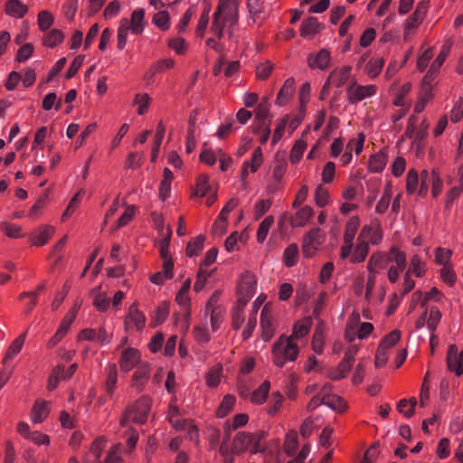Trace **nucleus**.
Masks as SVG:
<instances>
[{"instance_id":"b1692460","label":"nucleus","mask_w":463,"mask_h":463,"mask_svg":"<svg viewBox=\"0 0 463 463\" xmlns=\"http://www.w3.org/2000/svg\"><path fill=\"white\" fill-rule=\"evenodd\" d=\"M48 414V403L45 402H36L32 411V420L35 423H41Z\"/></svg>"},{"instance_id":"c756f323","label":"nucleus","mask_w":463,"mask_h":463,"mask_svg":"<svg viewBox=\"0 0 463 463\" xmlns=\"http://www.w3.org/2000/svg\"><path fill=\"white\" fill-rule=\"evenodd\" d=\"M360 225V222L358 217L353 216L345 226V235H344V242H353L355 237L357 229Z\"/></svg>"},{"instance_id":"c9c22d12","label":"nucleus","mask_w":463,"mask_h":463,"mask_svg":"<svg viewBox=\"0 0 463 463\" xmlns=\"http://www.w3.org/2000/svg\"><path fill=\"white\" fill-rule=\"evenodd\" d=\"M313 209L310 206H304L301 208L296 214L295 218L292 221V225L294 226H304L307 220L312 216Z\"/></svg>"},{"instance_id":"c03bdc74","label":"nucleus","mask_w":463,"mask_h":463,"mask_svg":"<svg viewBox=\"0 0 463 463\" xmlns=\"http://www.w3.org/2000/svg\"><path fill=\"white\" fill-rule=\"evenodd\" d=\"M384 65L383 59L371 60L365 66V72L370 78H375Z\"/></svg>"},{"instance_id":"423d86ee","label":"nucleus","mask_w":463,"mask_h":463,"mask_svg":"<svg viewBox=\"0 0 463 463\" xmlns=\"http://www.w3.org/2000/svg\"><path fill=\"white\" fill-rule=\"evenodd\" d=\"M346 91L349 102L354 104L374 95L376 87L374 85L361 86L353 82L348 86Z\"/></svg>"},{"instance_id":"58836bf2","label":"nucleus","mask_w":463,"mask_h":463,"mask_svg":"<svg viewBox=\"0 0 463 463\" xmlns=\"http://www.w3.org/2000/svg\"><path fill=\"white\" fill-rule=\"evenodd\" d=\"M222 373V366L217 364L213 367L206 374V383L210 387H216L221 381V375Z\"/></svg>"},{"instance_id":"49530a36","label":"nucleus","mask_w":463,"mask_h":463,"mask_svg":"<svg viewBox=\"0 0 463 463\" xmlns=\"http://www.w3.org/2000/svg\"><path fill=\"white\" fill-rule=\"evenodd\" d=\"M38 25L41 31L44 32L48 30L54 22L52 14L46 10L41 11L38 14Z\"/></svg>"},{"instance_id":"052dcab7","label":"nucleus","mask_w":463,"mask_h":463,"mask_svg":"<svg viewBox=\"0 0 463 463\" xmlns=\"http://www.w3.org/2000/svg\"><path fill=\"white\" fill-rule=\"evenodd\" d=\"M419 183L418 172L411 169L407 175L406 190L409 194H413L416 191Z\"/></svg>"},{"instance_id":"e433bc0d","label":"nucleus","mask_w":463,"mask_h":463,"mask_svg":"<svg viewBox=\"0 0 463 463\" xmlns=\"http://www.w3.org/2000/svg\"><path fill=\"white\" fill-rule=\"evenodd\" d=\"M204 240L205 237L203 235H199L195 239L189 241L185 250L187 256L193 257L197 255L203 248Z\"/></svg>"},{"instance_id":"6e6552de","label":"nucleus","mask_w":463,"mask_h":463,"mask_svg":"<svg viewBox=\"0 0 463 463\" xmlns=\"http://www.w3.org/2000/svg\"><path fill=\"white\" fill-rule=\"evenodd\" d=\"M76 314L77 311L75 309H72L64 317L57 332L48 342L49 348H52L53 346H55L66 335L71 325L72 324L76 317Z\"/></svg>"},{"instance_id":"c85d7f7f","label":"nucleus","mask_w":463,"mask_h":463,"mask_svg":"<svg viewBox=\"0 0 463 463\" xmlns=\"http://www.w3.org/2000/svg\"><path fill=\"white\" fill-rule=\"evenodd\" d=\"M357 241V245L351 259L352 262L354 263L363 262L365 260L369 250L367 241Z\"/></svg>"},{"instance_id":"39448f33","label":"nucleus","mask_w":463,"mask_h":463,"mask_svg":"<svg viewBox=\"0 0 463 463\" xmlns=\"http://www.w3.org/2000/svg\"><path fill=\"white\" fill-rule=\"evenodd\" d=\"M112 339V332H109L105 327L100 326L98 330L93 328H86L80 332L78 340H88L98 342L100 345H107Z\"/></svg>"},{"instance_id":"338daca9","label":"nucleus","mask_w":463,"mask_h":463,"mask_svg":"<svg viewBox=\"0 0 463 463\" xmlns=\"http://www.w3.org/2000/svg\"><path fill=\"white\" fill-rule=\"evenodd\" d=\"M33 52V46L32 43H25L21 46L17 52L16 60L19 62H24L27 61Z\"/></svg>"},{"instance_id":"09e8293b","label":"nucleus","mask_w":463,"mask_h":463,"mask_svg":"<svg viewBox=\"0 0 463 463\" xmlns=\"http://www.w3.org/2000/svg\"><path fill=\"white\" fill-rule=\"evenodd\" d=\"M153 23L161 30L166 31L170 27L169 14L167 11H160L153 17Z\"/></svg>"},{"instance_id":"4c0bfd02","label":"nucleus","mask_w":463,"mask_h":463,"mask_svg":"<svg viewBox=\"0 0 463 463\" xmlns=\"http://www.w3.org/2000/svg\"><path fill=\"white\" fill-rule=\"evenodd\" d=\"M270 388V383L269 381H264L262 384L252 392L251 401L255 403H262L265 402L268 392Z\"/></svg>"},{"instance_id":"aec40b11","label":"nucleus","mask_w":463,"mask_h":463,"mask_svg":"<svg viewBox=\"0 0 463 463\" xmlns=\"http://www.w3.org/2000/svg\"><path fill=\"white\" fill-rule=\"evenodd\" d=\"M108 372V378L104 384L105 392L109 396L112 397L116 389L117 382H118V372L117 366L115 364L109 365L106 368Z\"/></svg>"},{"instance_id":"ddd939ff","label":"nucleus","mask_w":463,"mask_h":463,"mask_svg":"<svg viewBox=\"0 0 463 463\" xmlns=\"http://www.w3.org/2000/svg\"><path fill=\"white\" fill-rule=\"evenodd\" d=\"M149 378V369L146 365H140L135 371L132 377V387H134L137 392H141L143 390L145 383Z\"/></svg>"},{"instance_id":"0e129e2a","label":"nucleus","mask_w":463,"mask_h":463,"mask_svg":"<svg viewBox=\"0 0 463 463\" xmlns=\"http://www.w3.org/2000/svg\"><path fill=\"white\" fill-rule=\"evenodd\" d=\"M210 276L211 272H208L207 270L203 269V267L201 266L197 273V278L194 285V289L196 292L201 291L203 288L205 282Z\"/></svg>"},{"instance_id":"6e6d98bb","label":"nucleus","mask_w":463,"mask_h":463,"mask_svg":"<svg viewBox=\"0 0 463 463\" xmlns=\"http://www.w3.org/2000/svg\"><path fill=\"white\" fill-rule=\"evenodd\" d=\"M274 68L273 63H271L269 61H267L256 68V75L259 80H265L269 78L270 75L272 70Z\"/></svg>"},{"instance_id":"1a4fd4ad","label":"nucleus","mask_w":463,"mask_h":463,"mask_svg":"<svg viewBox=\"0 0 463 463\" xmlns=\"http://www.w3.org/2000/svg\"><path fill=\"white\" fill-rule=\"evenodd\" d=\"M128 28L134 33V34H141L145 29V11L143 8H137L135 9L132 14L131 17L128 20Z\"/></svg>"},{"instance_id":"a18cd8bd","label":"nucleus","mask_w":463,"mask_h":463,"mask_svg":"<svg viewBox=\"0 0 463 463\" xmlns=\"http://www.w3.org/2000/svg\"><path fill=\"white\" fill-rule=\"evenodd\" d=\"M323 398L324 404L335 411H343L345 409V402L338 395L331 394L330 396Z\"/></svg>"},{"instance_id":"72a5a7b5","label":"nucleus","mask_w":463,"mask_h":463,"mask_svg":"<svg viewBox=\"0 0 463 463\" xmlns=\"http://www.w3.org/2000/svg\"><path fill=\"white\" fill-rule=\"evenodd\" d=\"M247 7L250 14V17L256 22L260 19V14L263 13L264 5L261 0H248Z\"/></svg>"},{"instance_id":"9d476101","label":"nucleus","mask_w":463,"mask_h":463,"mask_svg":"<svg viewBox=\"0 0 463 463\" xmlns=\"http://www.w3.org/2000/svg\"><path fill=\"white\" fill-rule=\"evenodd\" d=\"M330 61V53L327 50L322 49L315 55H309L307 58V63L310 68L325 70Z\"/></svg>"},{"instance_id":"864d4df0","label":"nucleus","mask_w":463,"mask_h":463,"mask_svg":"<svg viewBox=\"0 0 463 463\" xmlns=\"http://www.w3.org/2000/svg\"><path fill=\"white\" fill-rule=\"evenodd\" d=\"M298 447L297 432L291 431L287 434L285 440V452L288 456H292Z\"/></svg>"},{"instance_id":"bb28decb","label":"nucleus","mask_w":463,"mask_h":463,"mask_svg":"<svg viewBox=\"0 0 463 463\" xmlns=\"http://www.w3.org/2000/svg\"><path fill=\"white\" fill-rule=\"evenodd\" d=\"M228 25L226 20L222 17V14H217V11L213 13V23L211 26V31L219 38H222L223 30L225 26Z\"/></svg>"},{"instance_id":"680f3d73","label":"nucleus","mask_w":463,"mask_h":463,"mask_svg":"<svg viewBox=\"0 0 463 463\" xmlns=\"http://www.w3.org/2000/svg\"><path fill=\"white\" fill-rule=\"evenodd\" d=\"M191 287V280L188 279H186L182 288H180L179 292L176 295L175 300L180 305H186L189 302V298L187 296L188 291Z\"/></svg>"},{"instance_id":"a878e982","label":"nucleus","mask_w":463,"mask_h":463,"mask_svg":"<svg viewBox=\"0 0 463 463\" xmlns=\"http://www.w3.org/2000/svg\"><path fill=\"white\" fill-rule=\"evenodd\" d=\"M128 18H122L120 20L119 26L118 28L117 33V46L118 50H123L127 43V39L128 35V32L130 31L128 28Z\"/></svg>"},{"instance_id":"a19ab883","label":"nucleus","mask_w":463,"mask_h":463,"mask_svg":"<svg viewBox=\"0 0 463 463\" xmlns=\"http://www.w3.org/2000/svg\"><path fill=\"white\" fill-rule=\"evenodd\" d=\"M298 258V248L296 244H290L284 251V262L287 267L294 266Z\"/></svg>"},{"instance_id":"20e7f679","label":"nucleus","mask_w":463,"mask_h":463,"mask_svg":"<svg viewBox=\"0 0 463 463\" xmlns=\"http://www.w3.org/2000/svg\"><path fill=\"white\" fill-rule=\"evenodd\" d=\"M324 241L323 232L319 228H314L307 232L302 243L303 253L306 257H311Z\"/></svg>"},{"instance_id":"393cba45","label":"nucleus","mask_w":463,"mask_h":463,"mask_svg":"<svg viewBox=\"0 0 463 463\" xmlns=\"http://www.w3.org/2000/svg\"><path fill=\"white\" fill-rule=\"evenodd\" d=\"M64 39L63 33L59 29H52L43 36V43L49 48H54Z\"/></svg>"},{"instance_id":"cd10ccee","label":"nucleus","mask_w":463,"mask_h":463,"mask_svg":"<svg viewBox=\"0 0 463 463\" xmlns=\"http://www.w3.org/2000/svg\"><path fill=\"white\" fill-rule=\"evenodd\" d=\"M387 260L389 262L394 261L396 267L400 270H403L406 267V255L403 251L399 250L397 248L392 247L387 255Z\"/></svg>"},{"instance_id":"79ce46f5","label":"nucleus","mask_w":463,"mask_h":463,"mask_svg":"<svg viewBox=\"0 0 463 463\" xmlns=\"http://www.w3.org/2000/svg\"><path fill=\"white\" fill-rule=\"evenodd\" d=\"M250 438H251L250 439H252V440H250V448H251L250 452L252 454L264 452L265 451V448L261 447L260 441L265 439L266 432L259 431V432L254 433V434H250Z\"/></svg>"},{"instance_id":"4d7b16f0","label":"nucleus","mask_w":463,"mask_h":463,"mask_svg":"<svg viewBox=\"0 0 463 463\" xmlns=\"http://www.w3.org/2000/svg\"><path fill=\"white\" fill-rule=\"evenodd\" d=\"M441 318V313L436 307H432L430 311V317L427 320L428 328L430 332H434Z\"/></svg>"},{"instance_id":"5fc2aeb1","label":"nucleus","mask_w":463,"mask_h":463,"mask_svg":"<svg viewBox=\"0 0 463 463\" xmlns=\"http://www.w3.org/2000/svg\"><path fill=\"white\" fill-rule=\"evenodd\" d=\"M329 200L328 191L321 184L316 188L315 191V201L317 206L325 207Z\"/></svg>"},{"instance_id":"5701e85b","label":"nucleus","mask_w":463,"mask_h":463,"mask_svg":"<svg viewBox=\"0 0 463 463\" xmlns=\"http://www.w3.org/2000/svg\"><path fill=\"white\" fill-rule=\"evenodd\" d=\"M387 156L385 153L380 151L373 155L369 159V169L374 173H381L385 167Z\"/></svg>"},{"instance_id":"2eb2a0df","label":"nucleus","mask_w":463,"mask_h":463,"mask_svg":"<svg viewBox=\"0 0 463 463\" xmlns=\"http://www.w3.org/2000/svg\"><path fill=\"white\" fill-rule=\"evenodd\" d=\"M352 71L351 66H345L339 71H334L328 77V81L336 88H341L348 80Z\"/></svg>"},{"instance_id":"0eeeda50","label":"nucleus","mask_w":463,"mask_h":463,"mask_svg":"<svg viewBox=\"0 0 463 463\" xmlns=\"http://www.w3.org/2000/svg\"><path fill=\"white\" fill-rule=\"evenodd\" d=\"M141 359V354L137 349L128 347L122 352L119 367L122 372L128 373L132 370Z\"/></svg>"},{"instance_id":"dca6fc26","label":"nucleus","mask_w":463,"mask_h":463,"mask_svg":"<svg viewBox=\"0 0 463 463\" xmlns=\"http://www.w3.org/2000/svg\"><path fill=\"white\" fill-rule=\"evenodd\" d=\"M128 322H132L138 331L142 330L145 326L146 317L144 314L137 309L136 303L132 304L128 308L126 324Z\"/></svg>"},{"instance_id":"bf43d9fd","label":"nucleus","mask_w":463,"mask_h":463,"mask_svg":"<svg viewBox=\"0 0 463 463\" xmlns=\"http://www.w3.org/2000/svg\"><path fill=\"white\" fill-rule=\"evenodd\" d=\"M452 255V251L450 250H447L441 247H439L435 250V260L439 265L447 266L449 259Z\"/></svg>"},{"instance_id":"7ed1b4c3","label":"nucleus","mask_w":463,"mask_h":463,"mask_svg":"<svg viewBox=\"0 0 463 463\" xmlns=\"http://www.w3.org/2000/svg\"><path fill=\"white\" fill-rule=\"evenodd\" d=\"M217 14H222L228 23L229 29L237 24L239 19V1L238 0H220L216 8ZM232 35L231 30H229Z\"/></svg>"},{"instance_id":"13d9d810","label":"nucleus","mask_w":463,"mask_h":463,"mask_svg":"<svg viewBox=\"0 0 463 463\" xmlns=\"http://www.w3.org/2000/svg\"><path fill=\"white\" fill-rule=\"evenodd\" d=\"M433 172L430 174L427 170L420 173V185L419 189V195L424 196L429 189V185L432 183Z\"/></svg>"},{"instance_id":"4468645a","label":"nucleus","mask_w":463,"mask_h":463,"mask_svg":"<svg viewBox=\"0 0 463 463\" xmlns=\"http://www.w3.org/2000/svg\"><path fill=\"white\" fill-rule=\"evenodd\" d=\"M294 84L295 80L293 78H288L285 80L276 99V103L278 105H284L288 100V99L292 97L295 90Z\"/></svg>"},{"instance_id":"3c124183","label":"nucleus","mask_w":463,"mask_h":463,"mask_svg":"<svg viewBox=\"0 0 463 463\" xmlns=\"http://www.w3.org/2000/svg\"><path fill=\"white\" fill-rule=\"evenodd\" d=\"M61 379H63V366L57 365L53 368L52 374L49 377L47 388L49 391H53Z\"/></svg>"},{"instance_id":"f3484780","label":"nucleus","mask_w":463,"mask_h":463,"mask_svg":"<svg viewBox=\"0 0 463 463\" xmlns=\"http://www.w3.org/2000/svg\"><path fill=\"white\" fill-rule=\"evenodd\" d=\"M28 7L20 0H9L5 5V13L15 18H22L27 13Z\"/></svg>"},{"instance_id":"f257e3e1","label":"nucleus","mask_w":463,"mask_h":463,"mask_svg":"<svg viewBox=\"0 0 463 463\" xmlns=\"http://www.w3.org/2000/svg\"><path fill=\"white\" fill-rule=\"evenodd\" d=\"M311 319L306 317L294 325L290 336L281 335L272 346L273 362L278 367H282L287 361H295L298 354V347L294 343L295 338H301L308 334Z\"/></svg>"},{"instance_id":"412c9836","label":"nucleus","mask_w":463,"mask_h":463,"mask_svg":"<svg viewBox=\"0 0 463 463\" xmlns=\"http://www.w3.org/2000/svg\"><path fill=\"white\" fill-rule=\"evenodd\" d=\"M319 26L317 19L310 16L302 22L300 34L303 37H312L317 33Z\"/></svg>"},{"instance_id":"603ef678","label":"nucleus","mask_w":463,"mask_h":463,"mask_svg":"<svg viewBox=\"0 0 463 463\" xmlns=\"http://www.w3.org/2000/svg\"><path fill=\"white\" fill-rule=\"evenodd\" d=\"M235 402V398L232 395L224 396L221 405L218 408L217 415L220 418L224 417L232 408Z\"/></svg>"},{"instance_id":"473e14b6","label":"nucleus","mask_w":463,"mask_h":463,"mask_svg":"<svg viewBox=\"0 0 463 463\" xmlns=\"http://www.w3.org/2000/svg\"><path fill=\"white\" fill-rule=\"evenodd\" d=\"M99 289H100V286H99L98 288L93 289V291L96 292V295H95L94 300H93V305L99 311L105 312L109 307L110 302H109V299L107 298V296L104 293L99 292Z\"/></svg>"},{"instance_id":"8fccbe9b","label":"nucleus","mask_w":463,"mask_h":463,"mask_svg":"<svg viewBox=\"0 0 463 463\" xmlns=\"http://www.w3.org/2000/svg\"><path fill=\"white\" fill-rule=\"evenodd\" d=\"M400 338L401 332L399 330H393L383 337L379 347L388 351V349L392 347L400 340Z\"/></svg>"},{"instance_id":"f704fd0d","label":"nucleus","mask_w":463,"mask_h":463,"mask_svg":"<svg viewBox=\"0 0 463 463\" xmlns=\"http://www.w3.org/2000/svg\"><path fill=\"white\" fill-rule=\"evenodd\" d=\"M165 128L162 122H160L157 126L156 132L154 137V144L152 147V161H155L157 157L164 136H165Z\"/></svg>"},{"instance_id":"6ab92c4d","label":"nucleus","mask_w":463,"mask_h":463,"mask_svg":"<svg viewBox=\"0 0 463 463\" xmlns=\"http://www.w3.org/2000/svg\"><path fill=\"white\" fill-rule=\"evenodd\" d=\"M388 262L387 256L380 252L373 253L367 263L369 273L376 274L378 269H385Z\"/></svg>"},{"instance_id":"f8f14e48","label":"nucleus","mask_w":463,"mask_h":463,"mask_svg":"<svg viewBox=\"0 0 463 463\" xmlns=\"http://www.w3.org/2000/svg\"><path fill=\"white\" fill-rule=\"evenodd\" d=\"M250 433L239 432L232 442V451L233 454H241L250 447Z\"/></svg>"},{"instance_id":"f03ea898","label":"nucleus","mask_w":463,"mask_h":463,"mask_svg":"<svg viewBox=\"0 0 463 463\" xmlns=\"http://www.w3.org/2000/svg\"><path fill=\"white\" fill-rule=\"evenodd\" d=\"M150 405L146 398H142L137 402L135 405L128 406L122 417L120 418V425L125 427L128 421L132 420L136 423H143L146 421Z\"/></svg>"},{"instance_id":"7c9ffc66","label":"nucleus","mask_w":463,"mask_h":463,"mask_svg":"<svg viewBox=\"0 0 463 463\" xmlns=\"http://www.w3.org/2000/svg\"><path fill=\"white\" fill-rule=\"evenodd\" d=\"M211 190L209 184V176L206 175H200L197 178L196 185L194 191V196L203 197L206 195Z\"/></svg>"},{"instance_id":"ea45409f","label":"nucleus","mask_w":463,"mask_h":463,"mask_svg":"<svg viewBox=\"0 0 463 463\" xmlns=\"http://www.w3.org/2000/svg\"><path fill=\"white\" fill-rule=\"evenodd\" d=\"M273 222V217L268 216L260 222L257 231V240L259 242L262 243L266 240Z\"/></svg>"},{"instance_id":"a211bd4d","label":"nucleus","mask_w":463,"mask_h":463,"mask_svg":"<svg viewBox=\"0 0 463 463\" xmlns=\"http://www.w3.org/2000/svg\"><path fill=\"white\" fill-rule=\"evenodd\" d=\"M256 289V279L250 272H245L238 285V291L253 296Z\"/></svg>"},{"instance_id":"e2e57ef3","label":"nucleus","mask_w":463,"mask_h":463,"mask_svg":"<svg viewBox=\"0 0 463 463\" xmlns=\"http://www.w3.org/2000/svg\"><path fill=\"white\" fill-rule=\"evenodd\" d=\"M307 144L303 140L298 141L290 153V160L293 164L297 163L301 157L306 149Z\"/></svg>"},{"instance_id":"de8ad7c7","label":"nucleus","mask_w":463,"mask_h":463,"mask_svg":"<svg viewBox=\"0 0 463 463\" xmlns=\"http://www.w3.org/2000/svg\"><path fill=\"white\" fill-rule=\"evenodd\" d=\"M255 118L260 123V128H262V126L268 125L266 122V119L268 118L269 115V110L268 108V104L266 101L260 102L257 108L255 109Z\"/></svg>"},{"instance_id":"37998d69","label":"nucleus","mask_w":463,"mask_h":463,"mask_svg":"<svg viewBox=\"0 0 463 463\" xmlns=\"http://www.w3.org/2000/svg\"><path fill=\"white\" fill-rule=\"evenodd\" d=\"M54 229L52 226L43 227L39 233L35 236L33 244L35 246H43L47 243L49 239L53 234Z\"/></svg>"},{"instance_id":"774afa93","label":"nucleus","mask_w":463,"mask_h":463,"mask_svg":"<svg viewBox=\"0 0 463 463\" xmlns=\"http://www.w3.org/2000/svg\"><path fill=\"white\" fill-rule=\"evenodd\" d=\"M390 202H391V192L389 190H386L384 192L383 195L381 197V199L379 200V202L376 204V207H375L376 213L379 214L384 213L390 205Z\"/></svg>"},{"instance_id":"69168bd1","label":"nucleus","mask_w":463,"mask_h":463,"mask_svg":"<svg viewBox=\"0 0 463 463\" xmlns=\"http://www.w3.org/2000/svg\"><path fill=\"white\" fill-rule=\"evenodd\" d=\"M448 367L450 371L456 373L458 376L463 373V351L459 353L458 356L452 359V361L447 362Z\"/></svg>"},{"instance_id":"2f4dec72","label":"nucleus","mask_w":463,"mask_h":463,"mask_svg":"<svg viewBox=\"0 0 463 463\" xmlns=\"http://www.w3.org/2000/svg\"><path fill=\"white\" fill-rule=\"evenodd\" d=\"M352 366L353 365L350 364V363H347L346 361L342 360L338 364L336 368L330 371L329 378L334 381H337V380L345 378V375L347 374V373L351 370Z\"/></svg>"},{"instance_id":"9b49d317","label":"nucleus","mask_w":463,"mask_h":463,"mask_svg":"<svg viewBox=\"0 0 463 463\" xmlns=\"http://www.w3.org/2000/svg\"><path fill=\"white\" fill-rule=\"evenodd\" d=\"M260 326L262 330V338L269 341L273 336V327L271 323V316L268 306H264L260 314Z\"/></svg>"},{"instance_id":"4be33fe9","label":"nucleus","mask_w":463,"mask_h":463,"mask_svg":"<svg viewBox=\"0 0 463 463\" xmlns=\"http://www.w3.org/2000/svg\"><path fill=\"white\" fill-rule=\"evenodd\" d=\"M25 336L26 332L19 335L15 340L12 342L3 359L4 364H5L9 360H12L22 350Z\"/></svg>"}]
</instances>
